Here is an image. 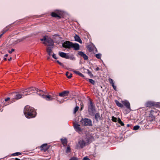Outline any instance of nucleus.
<instances>
[{
  "label": "nucleus",
  "mask_w": 160,
  "mask_h": 160,
  "mask_svg": "<svg viewBox=\"0 0 160 160\" xmlns=\"http://www.w3.org/2000/svg\"><path fill=\"white\" fill-rule=\"evenodd\" d=\"M24 113L27 118H34L36 115V112L34 109L29 106L25 107L24 109Z\"/></svg>",
  "instance_id": "obj_1"
},
{
  "label": "nucleus",
  "mask_w": 160,
  "mask_h": 160,
  "mask_svg": "<svg viewBox=\"0 0 160 160\" xmlns=\"http://www.w3.org/2000/svg\"><path fill=\"white\" fill-rule=\"evenodd\" d=\"M95 110V106L92 102L90 101L88 105V111L89 114L91 116H94Z\"/></svg>",
  "instance_id": "obj_2"
},
{
  "label": "nucleus",
  "mask_w": 160,
  "mask_h": 160,
  "mask_svg": "<svg viewBox=\"0 0 160 160\" xmlns=\"http://www.w3.org/2000/svg\"><path fill=\"white\" fill-rule=\"evenodd\" d=\"M40 40L42 41H44L43 43L45 45H47V43L48 45L50 46H53V40L51 38H48L47 36H44L43 38L40 39Z\"/></svg>",
  "instance_id": "obj_3"
},
{
  "label": "nucleus",
  "mask_w": 160,
  "mask_h": 160,
  "mask_svg": "<svg viewBox=\"0 0 160 160\" xmlns=\"http://www.w3.org/2000/svg\"><path fill=\"white\" fill-rule=\"evenodd\" d=\"M35 90L37 92V93L39 96H41V97L45 99L47 101L52 100V99H51L50 95H44L42 94V93L43 92L42 90H39L38 89H35Z\"/></svg>",
  "instance_id": "obj_4"
},
{
  "label": "nucleus",
  "mask_w": 160,
  "mask_h": 160,
  "mask_svg": "<svg viewBox=\"0 0 160 160\" xmlns=\"http://www.w3.org/2000/svg\"><path fill=\"white\" fill-rule=\"evenodd\" d=\"M81 124L84 126L92 125V121L91 120L87 118H82L80 121Z\"/></svg>",
  "instance_id": "obj_5"
},
{
  "label": "nucleus",
  "mask_w": 160,
  "mask_h": 160,
  "mask_svg": "<svg viewBox=\"0 0 160 160\" xmlns=\"http://www.w3.org/2000/svg\"><path fill=\"white\" fill-rule=\"evenodd\" d=\"M86 141L83 140H79L76 145L77 149H80L83 148L86 145Z\"/></svg>",
  "instance_id": "obj_6"
},
{
  "label": "nucleus",
  "mask_w": 160,
  "mask_h": 160,
  "mask_svg": "<svg viewBox=\"0 0 160 160\" xmlns=\"http://www.w3.org/2000/svg\"><path fill=\"white\" fill-rule=\"evenodd\" d=\"M35 89H37L36 88H34L33 87H31L28 88L24 89H23L21 90V92L23 93V94H24L25 93H26L27 94H25V95H27L28 94H29L30 92H31L32 91H36L35 90Z\"/></svg>",
  "instance_id": "obj_7"
},
{
  "label": "nucleus",
  "mask_w": 160,
  "mask_h": 160,
  "mask_svg": "<svg viewBox=\"0 0 160 160\" xmlns=\"http://www.w3.org/2000/svg\"><path fill=\"white\" fill-rule=\"evenodd\" d=\"M22 95L17 92H13L10 95V97L12 99L17 100L20 99L22 98Z\"/></svg>",
  "instance_id": "obj_8"
},
{
  "label": "nucleus",
  "mask_w": 160,
  "mask_h": 160,
  "mask_svg": "<svg viewBox=\"0 0 160 160\" xmlns=\"http://www.w3.org/2000/svg\"><path fill=\"white\" fill-rule=\"evenodd\" d=\"M72 42L69 41H66L62 43V46L63 47L66 48H72Z\"/></svg>",
  "instance_id": "obj_9"
},
{
  "label": "nucleus",
  "mask_w": 160,
  "mask_h": 160,
  "mask_svg": "<svg viewBox=\"0 0 160 160\" xmlns=\"http://www.w3.org/2000/svg\"><path fill=\"white\" fill-rule=\"evenodd\" d=\"M55 11L56 13L55 12H52L51 13V16L53 17L58 18H61V17L60 15H61L62 12L61 11L56 10Z\"/></svg>",
  "instance_id": "obj_10"
},
{
  "label": "nucleus",
  "mask_w": 160,
  "mask_h": 160,
  "mask_svg": "<svg viewBox=\"0 0 160 160\" xmlns=\"http://www.w3.org/2000/svg\"><path fill=\"white\" fill-rule=\"evenodd\" d=\"M122 103L124 105L127 109L130 110V104L129 102L127 100H124L122 101Z\"/></svg>",
  "instance_id": "obj_11"
},
{
  "label": "nucleus",
  "mask_w": 160,
  "mask_h": 160,
  "mask_svg": "<svg viewBox=\"0 0 160 160\" xmlns=\"http://www.w3.org/2000/svg\"><path fill=\"white\" fill-rule=\"evenodd\" d=\"M74 127L75 130L76 132H79L82 130L80 127V125L77 123H75L74 124Z\"/></svg>",
  "instance_id": "obj_12"
},
{
  "label": "nucleus",
  "mask_w": 160,
  "mask_h": 160,
  "mask_svg": "<svg viewBox=\"0 0 160 160\" xmlns=\"http://www.w3.org/2000/svg\"><path fill=\"white\" fill-rule=\"evenodd\" d=\"M72 48H73L75 50H78L80 49V46L77 43H73L72 42Z\"/></svg>",
  "instance_id": "obj_13"
},
{
  "label": "nucleus",
  "mask_w": 160,
  "mask_h": 160,
  "mask_svg": "<svg viewBox=\"0 0 160 160\" xmlns=\"http://www.w3.org/2000/svg\"><path fill=\"white\" fill-rule=\"evenodd\" d=\"M59 55L61 57L66 59H68L69 58V57L68 55H67L66 53L63 52H59Z\"/></svg>",
  "instance_id": "obj_14"
},
{
  "label": "nucleus",
  "mask_w": 160,
  "mask_h": 160,
  "mask_svg": "<svg viewBox=\"0 0 160 160\" xmlns=\"http://www.w3.org/2000/svg\"><path fill=\"white\" fill-rule=\"evenodd\" d=\"M69 91H64L59 93V96L61 97H64L68 96Z\"/></svg>",
  "instance_id": "obj_15"
},
{
  "label": "nucleus",
  "mask_w": 160,
  "mask_h": 160,
  "mask_svg": "<svg viewBox=\"0 0 160 160\" xmlns=\"http://www.w3.org/2000/svg\"><path fill=\"white\" fill-rule=\"evenodd\" d=\"M48 148L47 144H44L40 146L41 150L44 151V152L47 151Z\"/></svg>",
  "instance_id": "obj_16"
},
{
  "label": "nucleus",
  "mask_w": 160,
  "mask_h": 160,
  "mask_svg": "<svg viewBox=\"0 0 160 160\" xmlns=\"http://www.w3.org/2000/svg\"><path fill=\"white\" fill-rule=\"evenodd\" d=\"M78 54L79 55L82 57L85 60H87L88 59V57L85 53L82 51H80L78 52Z\"/></svg>",
  "instance_id": "obj_17"
},
{
  "label": "nucleus",
  "mask_w": 160,
  "mask_h": 160,
  "mask_svg": "<svg viewBox=\"0 0 160 160\" xmlns=\"http://www.w3.org/2000/svg\"><path fill=\"white\" fill-rule=\"evenodd\" d=\"M75 40L76 41L79 42L80 43H82V42L81 40V39L80 37L77 35H75V36L74 37Z\"/></svg>",
  "instance_id": "obj_18"
},
{
  "label": "nucleus",
  "mask_w": 160,
  "mask_h": 160,
  "mask_svg": "<svg viewBox=\"0 0 160 160\" xmlns=\"http://www.w3.org/2000/svg\"><path fill=\"white\" fill-rule=\"evenodd\" d=\"M155 105V103L151 101L148 102H147L146 103V106L147 107L153 106Z\"/></svg>",
  "instance_id": "obj_19"
},
{
  "label": "nucleus",
  "mask_w": 160,
  "mask_h": 160,
  "mask_svg": "<svg viewBox=\"0 0 160 160\" xmlns=\"http://www.w3.org/2000/svg\"><path fill=\"white\" fill-rule=\"evenodd\" d=\"M95 118L97 121L101 119V117L99 113H96L95 114Z\"/></svg>",
  "instance_id": "obj_20"
},
{
  "label": "nucleus",
  "mask_w": 160,
  "mask_h": 160,
  "mask_svg": "<svg viewBox=\"0 0 160 160\" xmlns=\"http://www.w3.org/2000/svg\"><path fill=\"white\" fill-rule=\"evenodd\" d=\"M115 102L117 106H118V107L120 108H123V105L122 104L119 102L118 100H115Z\"/></svg>",
  "instance_id": "obj_21"
},
{
  "label": "nucleus",
  "mask_w": 160,
  "mask_h": 160,
  "mask_svg": "<svg viewBox=\"0 0 160 160\" xmlns=\"http://www.w3.org/2000/svg\"><path fill=\"white\" fill-rule=\"evenodd\" d=\"M47 51L48 55L51 56L52 52V49L50 47H48L47 48Z\"/></svg>",
  "instance_id": "obj_22"
},
{
  "label": "nucleus",
  "mask_w": 160,
  "mask_h": 160,
  "mask_svg": "<svg viewBox=\"0 0 160 160\" xmlns=\"http://www.w3.org/2000/svg\"><path fill=\"white\" fill-rule=\"evenodd\" d=\"M73 72L76 74L78 75L79 76L82 77H84V75L82 73H80L79 72L77 71H74Z\"/></svg>",
  "instance_id": "obj_23"
},
{
  "label": "nucleus",
  "mask_w": 160,
  "mask_h": 160,
  "mask_svg": "<svg viewBox=\"0 0 160 160\" xmlns=\"http://www.w3.org/2000/svg\"><path fill=\"white\" fill-rule=\"evenodd\" d=\"M61 140L62 144H67V139H63L62 138H61Z\"/></svg>",
  "instance_id": "obj_24"
},
{
  "label": "nucleus",
  "mask_w": 160,
  "mask_h": 160,
  "mask_svg": "<svg viewBox=\"0 0 160 160\" xmlns=\"http://www.w3.org/2000/svg\"><path fill=\"white\" fill-rule=\"evenodd\" d=\"M66 76L68 78H70L72 77V74L71 73H69L68 72H67L66 74Z\"/></svg>",
  "instance_id": "obj_25"
},
{
  "label": "nucleus",
  "mask_w": 160,
  "mask_h": 160,
  "mask_svg": "<svg viewBox=\"0 0 160 160\" xmlns=\"http://www.w3.org/2000/svg\"><path fill=\"white\" fill-rule=\"evenodd\" d=\"M157 111L156 110H151L150 111V114L153 116L154 115V113H156Z\"/></svg>",
  "instance_id": "obj_26"
},
{
  "label": "nucleus",
  "mask_w": 160,
  "mask_h": 160,
  "mask_svg": "<svg viewBox=\"0 0 160 160\" xmlns=\"http://www.w3.org/2000/svg\"><path fill=\"white\" fill-rule=\"evenodd\" d=\"M21 153L19 152H17L14 153H13L11 154L12 156H18L20 155H21Z\"/></svg>",
  "instance_id": "obj_27"
},
{
  "label": "nucleus",
  "mask_w": 160,
  "mask_h": 160,
  "mask_svg": "<svg viewBox=\"0 0 160 160\" xmlns=\"http://www.w3.org/2000/svg\"><path fill=\"white\" fill-rule=\"evenodd\" d=\"M78 109L79 107L78 106H76L74 109L73 111V113L75 114L76 112L78 111Z\"/></svg>",
  "instance_id": "obj_28"
},
{
  "label": "nucleus",
  "mask_w": 160,
  "mask_h": 160,
  "mask_svg": "<svg viewBox=\"0 0 160 160\" xmlns=\"http://www.w3.org/2000/svg\"><path fill=\"white\" fill-rule=\"evenodd\" d=\"M108 81H109L110 84H111L112 85L114 84V82H113V81L112 79L110 78H109Z\"/></svg>",
  "instance_id": "obj_29"
},
{
  "label": "nucleus",
  "mask_w": 160,
  "mask_h": 160,
  "mask_svg": "<svg viewBox=\"0 0 160 160\" xmlns=\"http://www.w3.org/2000/svg\"><path fill=\"white\" fill-rule=\"evenodd\" d=\"M89 81L91 83H92L93 85H94L95 84V82L94 80L92 79H89Z\"/></svg>",
  "instance_id": "obj_30"
},
{
  "label": "nucleus",
  "mask_w": 160,
  "mask_h": 160,
  "mask_svg": "<svg viewBox=\"0 0 160 160\" xmlns=\"http://www.w3.org/2000/svg\"><path fill=\"white\" fill-rule=\"evenodd\" d=\"M96 57L98 59H100L101 58V54L100 53L97 54L95 55Z\"/></svg>",
  "instance_id": "obj_31"
},
{
  "label": "nucleus",
  "mask_w": 160,
  "mask_h": 160,
  "mask_svg": "<svg viewBox=\"0 0 160 160\" xmlns=\"http://www.w3.org/2000/svg\"><path fill=\"white\" fill-rule=\"evenodd\" d=\"M140 128V126L138 125H136L134 127L133 130H138Z\"/></svg>",
  "instance_id": "obj_32"
},
{
  "label": "nucleus",
  "mask_w": 160,
  "mask_h": 160,
  "mask_svg": "<svg viewBox=\"0 0 160 160\" xmlns=\"http://www.w3.org/2000/svg\"><path fill=\"white\" fill-rule=\"evenodd\" d=\"M88 71V74L90 76L91 78L93 76V75L92 74V72L88 70H87Z\"/></svg>",
  "instance_id": "obj_33"
},
{
  "label": "nucleus",
  "mask_w": 160,
  "mask_h": 160,
  "mask_svg": "<svg viewBox=\"0 0 160 160\" xmlns=\"http://www.w3.org/2000/svg\"><path fill=\"white\" fill-rule=\"evenodd\" d=\"M112 121L114 122H116L117 120V119L116 118L114 117V116H112Z\"/></svg>",
  "instance_id": "obj_34"
},
{
  "label": "nucleus",
  "mask_w": 160,
  "mask_h": 160,
  "mask_svg": "<svg viewBox=\"0 0 160 160\" xmlns=\"http://www.w3.org/2000/svg\"><path fill=\"white\" fill-rule=\"evenodd\" d=\"M70 152V147L69 146H68L67 147L66 150V152L67 153H68L69 152Z\"/></svg>",
  "instance_id": "obj_35"
},
{
  "label": "nucleus",
  "mask_w": 160,
  "mask_h": 160,
  "mask_svg": "<svg viewBox=\"0 0 160 160\" xmlns=\"http://www.w3.org/2000/svg\"><path fill=\"white\" fill-rule=\"evenodd\" d=\"M24 39V38H23L18 40L17 41V43H18V42H21V41H22Z\"/></svg>",
  "instance_id": "obj_36"
},
{
  "label": "nucleus",
  "mask_w": 160,
  "mask_h": 160,
  "mask_svg": "<svg viewBox=\"0 0 160 160\" xmlns=\"http://www.w3.org/2000/svg\"><path fill=\"white\" fill-rule=\"evenodd\" d=\"M69 160H78V159L77 158L73 157L70 158Z\"/></svg>",
  "instance_id": "obj_37"
},
{
  "label": "nucleus",
  "mask_w": 160,
  "mask_h": 160,
  "mask_svg": "<svg viewBox=\"0 0 160 160\" xmlns=\"http://www.w3.org/2000/svg\"><path fill=\"white\" fill-rule=\"evenodd\" d=\"M57 63H58L61 66H63V64L61 62H60L58 60H57Z\"/></svg>",
  "instance_id": "obj_38"
},
{
  "label": "nucleus",
  "mask_w": 160,
  "mask_h": 160,
  "mask_svg": "<svg viewBox=\"0 0 160 160\" xmlns=\"http://www.w3.org/2000/svg\"><path fill=\"white\" fill-rule=\"evenodd\" d=\"M52 56L53 58L55 59H57L58 58L56 56V55L55 54H53Z\"/></svg>",
  "instance_id": "obj_39"
},
{
  "label": "nucleus",
  "mask_w": 160,
  "mask_h": 160,
  "mask_svg": "<svg viewBox=\"0 0 160 160\" xmlns=\"http://www.w3.org/2000/svg\"><path fill=\"white\" fill-rule=\"evenodd\" d=\"M112 86L113 87L114 89L116 91L117 90V88H116V87L115 86L114 84L112 85Z\"/></svg>",
  "instance_id": "obj_40"
},
{
  "label": "nucleus",
  "mask_w": 160,
  "mask_h": 160,
  "mask_svg": "<svg viewBox=\"0 0 160 160\" xmlns=\"http://www.w3.org/2000/svg\"><path fill=\"white\" fill-rule=\"evenodd\" d=\"M15 50V49H12L11 51L9 50L8 51V52L9 53H11L12 52L14 51Z\"/></svg>",
  "instance_id": "obj_41"
},
{
  "label": "nucleus",
  "mask_w": 160,
  "mask_h": 160,
  "mask_svg": "<svg viewBox=\"0 0 160 160\" xmlns=\"http://www.w3.org/2000/svg\"><path fill=\"white\" fill-rule=\"evenodd\" d=\"M83 107H84V106H83V104H81L80 110H81V111L82 110L83 108Z\"/></svg>",
  "instance_id": "obj_42"
},
{
  "label": "nucleus",
  "mask_w": 160,
  "mask_h": 160,
  "mask_svg": "<svg viewBox=\"0 0 160 160\" xmlns=\"http://www.w3.org/2000/svg\"><path fill=\"white\" fill-rule=\"evenodd\" d=\"M83 159V160H90L89 158L86 157H84Z\"/></svg>",
  "instance_id": "obj_43"
},
{
  "label": "nucleus",
  "mask_w": 160,
  "mask_h": 160,
  "mask_svg": "<svg viewBox=\"0 0 160 160\" xmlns=\"http://www.w3.org/2000/svg\"><path fill=\"white\" fill-rule=\"evenodd\" d=\"M10 99V98L9 97H8L7 98H5V101L7 102Z\"/></svg>",
  "instance_id": "obj_44"
},
{
  "label": "nucleus",
  "mask_w": 160,
  "mask_h": 160,
  "mask_svg": "<svg viewBox=\"0 0 160 160\" xmlns=\"http://www.w3.org/2000/svg\"><path fill=\"white\" fill-rule=\"evenodd\" d=\"M119 123L120 124L121 126H123L124 125V123L122 121H121Z\"/></svg>",
  "instance_id": "obj_45"
},
{
  "label": "nucleus",
  "mask_w": 160,
  "mask_h": 160,
  "mask_svg": "<svg viewBox=\"0 0 160 160\" xmlns=\"http://www.w3.org/2000/svg\"><path fill=\"white\" fill-rule=\"evenodd\" d=\"M6 31H7L6 30V31H3V33L0 35V38L2 37V36L6 32Z\"/></svg>",
  "instance_id": "obj_46"
},
{
  "label": "nucleus",
  "mask_w": 160,
  "mask_h": 160,
  "mask_svg": "<svg viewBox=\"0 0 160 160\" xmlns=\"http://www.w3.org/2000/svg\"><path fill=\"white\" fill-rule=\"evenodd\" d=\"M99 70H100V68L98 67H97V68H96V69H95V70L96 71H98Z\"/></svg>",
  "instance_id": "obj_47"
},
{
  "label": "nucleus",
  "mask_w": 160,
  "mask_h": 160,
  "mask_svg": "<svg viewBox=\"0 0 160 160\" xmlns=\"http://www.w3.org/2000/svg\"><path fill=\"white\" fill-rule=\"evenodd\" d=\"M121 121V120L120 119V118H118V122L119 123V122H120Z\"/></svg>",
  "instance_id": "obj_48"
},
{
  "label": "nucleus",
  "mask_w": 160,
  "mask_h": 160,
  "mask_svg": "<svg viewBox=\"0 0 160 160\" xmlns=\"http://www.w3.org/2000/svg\"><path fill=\"white\" fill-rule=\"evenodd\" d=\"M58 101L60 103H62V101H59V100H58Z\"/></svg>",
  "instance_id": "obj_49"
},
{
  "label": "nucleus",
  "mask_w": 160,
  "mask_h": 160,
  "mask_svg": "<svg viewBox=\"0 0 160 160\" xmlns=\"http://www.w3.org/2000/svg\"><path fill=\"white\" fill-rule=\"evenodd\" d=\"M12 58H11H11H10L8 59V60H9V61H10V60H12Z\"/></svg>",
  "instance_id": "obj_50"
},
{
  "label": "nucleus",
  "mask_w": 160,
  "mask_h": 160,
  "mask_svg": "<svg viewBox=\"0 0 160 160\" xmlns=\"http://www.w3.org/2000/svg\"><path fill=\"white\" fill-rule=\"evenodd\" d=\"M8 56V54H6L4 55V57H7Z\"/></svg>",
  "instance_id": "obj_51"
},
{
  "label": "nucleus",
  "mask_w": 160,
  "mask_h": 160,
  "mask_svg": "<svg viewBox=\"0 0 160 160\" xmlns=\"http://www.w3.org/2000/svg\"><path fill=\"white\" fill-rule=\"evenodd\" d=\"M3 60L5 61H6L7 60V58H4L3 59Z\"/></svg>",
  "instance_id": "obj_52"
},
{
  "label": "nucleus",
  "mask_w": 160,
  "mask_h": 160,
  "mask_svg": "<svg viewBox=\"0 0 160 160\" xmlns=\"http://www.w3.org/2000/svg\"><path fill=\"white\" fill-rule=\"evenodd\" d=\"M127 127H129L130 126V125L129 124H127Z\"/></svg>",
  "instance_id": "obj_53"
},
{
  "label": "nucleus",
  "mask_w": 160,
  "mask_h": 160,
  "mask_svg": "<svg viewBox=\"0 0 160 160\" xmlns=\"http://www.w3.org/2000/svg\"><path fill=\"white\" fill-rule=\"evenodd\" d=\"M15 159L16 160H19L20 159H19L18 158H16Z\"/></svg>",
  "instance_id": "obj_54"
},
{
  "label": "nucleus",
  "mask_w": 160,
  "mask_h": 160,
  "mask_svg": "<svg viewBox=\"0 0 160 160\" xmlns=\"http://www.w3.org/2000/svg\"><path fill=\"white\" fill-rule=\"evenodd\" d=\"M49 58H49V57H48L47 58V59H49Z\"/></svg>",
  "instance_id": "obj_55"
},
{
  "label": "nucleus",
  "mask_w": 160,
  "mask_h": 160,
  "mask_svg": "<svg viewBox=\"0 0 160 160\" xmlns=\"http://www.w3.org/2000/svg\"><path fill=\"white\" fill-rule=\"evenodd\" d=\"M89 47H90V46H88V47H89Z\"/></svg>",
  "instance_id": "obj_56"
},
{
  "label": "nucleus",
  "mask_w": 160,
  "mask_h": 160,
  "mask_svg": "<svg viewBox=\"0 0 160 160\" xmlns=\"http://www.w3.org/2000/svg\"><path fill=\"white\" fill-rule=\"evenodd\" d=\"M159 128H160V126H159Z\"/></svg>",
  "instance_id": "obj_57"
}]
</instances>
